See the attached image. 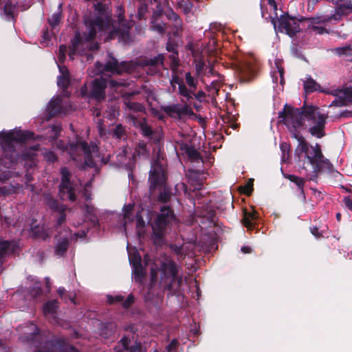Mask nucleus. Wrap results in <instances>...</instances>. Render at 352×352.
<instances>
[{
    "label": "nucleus",
    "mask_w": 352,
    "mask_h": 352,
    "mask_svg": "<svg viewBox=\"0 0 352 352\" xmlns=\"http://www.w3.org/2000/svg\"><path fill=\"white\" fill-rule=\"evenodd\" d=\"M279 118H283L292 137L298 141L294 157L307 179L315 180L321 171L330 170L331 164L323 155L320 145H310L301 134L302 130L308 128L312 136L318 138L324 136L327 113L314 106L294 109L285 104L283 110L279 112Z\"/></svg>",
    "instance_id": "f257e3e1"
},
{
    "label": "nucleus",
    "mask_w": 352,
    "mask_h": 352,
    "mask_svg": "<svg viewBox=\"0 0 352 352\" xmlns=\"http://www.w3.org/2000/svg\"><path fill=\"white\" fill-rule=\"evenodd\" d=\"M95 10L94 15L85 18L86 30L82 34L77 32L72 41L69 52L71 59H74L75 56H85L87 60H91V52L98 48V43L94 41L98 34L99 37H104L105 41L118 36L119 41L124 44L131 41L129 31L132 25L123 20L124 11L121 7L118 8V27L111 23L108 6L98 1L95 4Z\"/></svg>",
    "instance_id": "f03ea898"
},
{
    "label": "nucleus",
    "mask_w": 352,
    "mask_h": 352,
    "mask_svg": "<svg viewBox=\"0 0 352 352\" xmlns=\"http://www.w3.org/2000/svg\"><path fill=\"white\" fill-rule=\"evenodd\" d=\"M36 137L32 132L15 128L0 132V145L2 154L0 157V181L6 182L18 175L15 171L19 160L24 161L28 168L36 164V151L38 145L30 146Z\"/></svg>",
    "instance_id": "7ed1b4c3"
},
{
    "label": "nucleus",
    "mask_w": 352,
    "mask_h": 352,
    "mask_svg": "<svg viewBox=\"0 0 352 352\" xmlns=\"http://www.w3.org/2000/svg\"><path fill=\"white\" fill-rule=\"evenodd\" d=\"M178 266L168 256L157 258L151 267V282L159 281L160 285L173 294L179 293L183 283L182 277L177 276Z\"/></svg>",
    "instance_id": "20e7f679"
},
{
    "label": "nucleus",
    "mask_w": 352,
    "mask_h": 352,
    "mask_svg": "<svg viewBox=\"0 0 352 352\" xmlns=\"http://www.w3.org/2000/svg\"><path fill=\"white\" fill-rule=\"evenodd\" d=\"M56 146L63 152H67L71 159L75 161L80 167H92L96 164L98 155V147L96 144L88 145L81 138L77 136L75 141L69 143V146L62 140L56 142Z\"/></svg>",
    "instance_id": "39448f33"
},
{
    "label": "nucleus",
    "mask_w": 352,
    "mask_h": 352,
    "mask_svg": "<svg viewBox=\"0 0 352 352\" xmlns=\"http://www.w3.org/2000/svg\"><path fill=\"white\" fill-rule=\"evenodd\" d=\"M165 162L160 155L156 160L151 164L150 170L149 181L150 190L160 189L159 199L166 202L170 197V190L166 185Z\"/></svg>",
    "instance_id": "423d86ee"
},
{
    "label": "nucleus",
    "mask_w": 352,
    "mask_h": 352,
    "mask_svg": "<svg viewBox=\"0 0 352 352\" xmlns=\"http://www.w3.org/2000/svg\"><path fill=\"white\" fill-rule=\"evenodd\" d=\"M349 10L352 11V0H341V3L338 4L333 14L318 16L309 19L311 28L318 34L327 33V31L324 28V24L332 21H338L341 16L346 14Z\"/></svg>",
    "instance_id": "0eeeda50"
},
{
    "label": "nucleus",
    "mask_w": 352,
    "mask_h": 352,
    "mask_svg": "<svg viewBox=\"0 0 352 352\" xmlns=\"http://www.w3.org/2000/svg\"><path fill=\"white\" fill-rule=\"evenodd\" d=\"M175 221V215L172 210L166 206L161 208L160 213L156 216L151 227L153 233V240L156 244L162 241L166 230Z\"/></svg>",
    "instance_id": "6e6552de"
},
{
    "label": "nucleus",
    "mask_w": 352,
    "mask_h": 352,
    "mask_svg": "<svg viewBox=\"0 0 352 352\" xmlns=\"http://www.w3.org/2000/svg\"><path fill=\"white\" fill-rule=\"evenodd\" d=\"M108 83L110 87L114 89L118 93H122V88L126 85V82L122 80H111L107 82L103 78H96L93 82L92 88L89 94L90 97L98 101L103 100L105 97L104 89Z\"/></svg>",
    "instance_id": "1a4fd4ad"
},
{
    "label": "nucleus",
    "mask_w": 352,
    "mask_h": 352,
    "mask_svg": "<svg viewBox=\"0 0 352 352\" xmlns=\"http://www.w3.org/2000/svg\"><path fill=\"white\" fill-rule=\"evenodd\" d=\"M148 149L145 143L140 142L135 148L134 153L131 154V151L128 148H122L117 155V163L119 166L126 168H131L134 165V160L136 155L139 156L147 157Z\"/></svg>",
    "instance_id": "9d476101"
},
{
    "label": "nucleus",
    "mask_w": 352,
    "mask_h": 352,
    "mask_svg": "<svg viewBox=\"0 0 352 352\" xmlns=\"http://www.w3.org/2000/svg\"><path fill=\"white\" fill-rule=\"evenodd\" d=\"M270 17L275 30H278L281 32H285L290 36L294 35L301 29L300 27L301 21L295 18L290 17L287 14L280 16V19L274 17L272 14L270 15Z\"/></svg>",
    "instance_id": "9b49d317"
},
{
    "label": "nucleus",
    "mask_w": 352,
    "mask_h": 352,
    "mask_svg": "<svg viewBox=\"0 0 352 352\" xmlns=\"http://www.w3.org/2000/svg\"><path fill=\"white\" fill-rule=\"evenodd\" d=\"M61 183L60 184L59 195L62 199L74 201L76 191H78V186L74 181L70 182L71 174L66 168L61 169Z\"/></svg>",
    "instance_id": "f8f14e48"
},
{
    "label": "nucleus",
    "mask_w": 352,
    "mask_h": 352,
    "mask_svg": "<svg viewBox=\"0 0 352 352\" xmlns=\"http://www.w3.org/2000/svg\"><path fill=\"white\" fill-rule=\"evenodd\" d=\"M164 14H165L170 19L175 21L177 25L179 24L177 21V15L169 8L168 4L163 8L160 4H157L156 6V10L153 14L151 27L153 30H155L159 33L163 32L165 29V24L163 21L161 20Z\"/></svg>",
    "instance_id": "ddd939ff"
},
{
    "label": "nucleus",
    "mask_w": 352,
    "mask_h": 352,
    "mask_svg": "<svg viewBox=\"0 0 352 352\" xmlns=\"http://www.w3.org/2000/svg\"><path fill=\"white\" fill-rule=\"evenodd\" d=\"M124 104L129 110V119L133 123L135 126H139L144 136H150L152 133L151 129L146 123L144 120H138L137 117L133 115V113H142L144 108L140 103L125 101Z\"/></svg>",
    "instance_id": "4468645a"
},
{
    "label": "nucleus",
    "mask_w": 352,
    "mask_h": 352,
    "mask_svg": "<svg viewBox=\"0 0 352 352\" xmlns=\"http://www.w3.org/2000/svg\"><path fill=\"white\" fill-rule=\"evenodd\" d=\"M97 73H100L102 69L111 74H120L122 72L131 73L135 69V65L131 62H122L118 63L117 60L113 57H110L106 63L104 67L100 63H96Z\"/></svg>",
    "instance_id": "2eb2a0df"
},
{
    "label": "nucleus",
    "mask_w": 352,
    "mask_h": 352,
    "mask_svg": "<svg viewBox=\"0 0 352 352\" xmlns=\"http://www.w3.org/2000/svg\"><path fill=\"white\" fill-rule=\"evenodd\" d=\"M129 260L132 266V277L136 281L142 283L144 276V270L141 263V256L136 248L127 246Z\"/></svg>",
    "instance_id": "dca6fc26"
},
{
    "label": "nucleus",
    "mask_w": 352,
    "mask_h": 352,
    "mask_svg": "<svg viewBox=\"0 0 352 352\" xmlns=\"http://www.w3.org/2000/svg\"><path fill=\"white\" fill-rule=\"evenodd\" d=\"M34 0H6L3 6V16L10 21L14 19L18 10H27L30 7Z\"/></svg>",
    "instance_id": "f3484780"
},
{
    "label": "nucleus",
    "mask_w": 352,
    "mask_h": 352,
    "mask_svg": "<svg viewBox=\"0 0 352 352\" xmlns=\"http://www.w3.org/2000/svg\"><path fill=\"white\" fill-rule=\"evenodd\" d=\"M89 188L90 182L85 184L82 196L85 203L82 206V209L85 212L86 217L90 221L92 226H96L98 224V211L90 202L91 193Z\"/></svg>",
    "instance_id": "a211bd4d"
},
{
    "label": "nucleus",
    "mask_w": 352,
    "mask_h": 352,
    "mask_svg": "<svg viewBox=\"0 0 352 352\" xmlns=\"http://www.w3.org/2000/svg\"><path fill=\"white\" fill-rule=\"evenodd\" d=\"M236 72L243 82L250 81L256 73V67L254 65L253 59L241 60L236 63Z\"/></svg>",
    "instance_id": "6ab92c4d"
},
{
    "label": "nucleus",
    "mask_w": 352,
    "mask_h": 352,
    "mask_svg": "<svg viewBox=\"0 0 352 352\" xmlns=\"http://www.w3.org/2000/svg\"><path fill=\"white\" fill-rule=\"evenodd\" d=\"M46 110L47 112V120L60 113L65 114L69 112L67 102L64 101L59 96L53 98L47 104Z\"/></svg>",
    "instance_id": "aec40b11"
},
{
    "label": "nucleus",
    "mask_w": 352,
    "mask_h": 352,
    "mask_svg": "<svg viewBox=\"0 0 352 352\" xmlns=\"http://www.w3.org/2000/svg\"><path fill=\"white\" fill-rule=\"evenodd\" d=\"M45 201L50 208L58 212L57 223L58 225H61L65 220L64 207L48 195L45 197Z\"/></svg>",
    "instance_id": "412c9836"
},
{
    "label": "nucleus",
    "mask_w": 352,
    "mask_h": 352,
    "mask_svg": "<svg viewBox=\"0 0 352 352\" xmlns=\"http://www.w3.org/2000/svg\"><path fill=\"white\" fill-rule=\"evenodd\" d=\"M58 67L59 69L60 76L58 77V86L63 88V94L67 97V91L65 90V89L67 87L69 82V72L66 67L62 66L60 65V63H58Z\"/></svg>",
    "instance_id": "4be33fe9"
},
{
    "label": "nucleus",
    "mask_w": 352,
    "mask_h": 352,
    "mask_svg": "<svg viewBox=\"0 0 352 352\" xmlns=\"http://www.w3.org/2000/svg\"><path fill=\"white\" fill-rule=\"evenodd\" d=\"M57 301L50 300L45 304L43 307V314L45 316L52 322H57L56 318Z\"/></svg>",
    "instance_id": "5701e85b"
},
{
    "label": "nucleus",
    "mask_w": 352,
    "mask_h": 352,
    "mask_svg": "<svg viewBox=\"0 0 352 352\" xmlns=\"http://www.w3.org/2000/svg\"><path fill=\"white\" fill-rule=\"evenodd\" d=\"M164 56L162 54H158L157 56L150 58L149 60H145L144 65L150 66L149 71H146L147 73L153 75L157 72L159 67L163 65Z\"/></svg>",
    "instance_id": "b1692460"
},
{
    "label": "nucleus",
    "mask_w": 352,
    "mask_h": 352,
    "mask_svg": "<svg viewBox=\"0 0 352 352\" xmlns=\"http://www.w3.org/2000/svg\"><path fill=\"white\" fill-rule=\"evenodd\" d=\"M25 228L30 230L34 236L43 239L47 238L51 233V231L49 229H46L44 227L40 228L38 226H34L33 220L30 223H28V225L25 226Z\"/></svg>",
    "instance_id": "393cba45"
},
{
    "label": "nucleus",
    "mask_w": 352,
    "mask_h": 352,
    "mask_svg": "<svg viewBox=\"0 0 352 352\" xmlns=\"http://www.w3.org/2000/svg\"><path fill=\"white\" fill-rule=\"evenodd\" d=\"M164 109L167 114L172 117H179L188 112V107L180 104L166 106Z\"/></svg>",
    "instance_id": "a878e982"
},
{
    "label": "nucleus",
    "mask_w": 352,
    "mask_h": 352,
    "mask_svg": "<svg viewBox=\"0 0 352 352\" xmlns=\"http://www.w3.org/2000/svg\"><path fill=\"white\" fill-rule=\"evenodd\" d=\"M337 96L340 100V105H347L349 102H352V87L339 90Z\"/></svg>",
    "instance_id": "bb28decb"
},
{
    "label": "nucleus",
    "mask_w": 352,
    "mask_h": 352,
    "mask_svg": "<svg viewBox=\"0 0 352 352\" xmlns=\"http://www.w3.org/2000/svg\"><path fill=\"white\" fill-rule=\"evenodd\" d=\"M276 67L273 69L271 72L272 78L274 83H277L278 78H280V82L281 85L283 83V68L281 67L279 60L275 61Z\"/></svg>",
    "instance_id": "cd10ccee"
},
{
    "label": "nucleus",
    "mask_w": 352,
    "mask_h": 352,
    "mask_svg": "<svg viewBox=\"0 0 352 352\" xmlns=\"http://www.w3.org/2000/svg\"><path fill=\"white\" fill-rule=\"evenodd\" d=\"M69 244L68 237L64 236L63 239L58 241V243L55 248V253L56 255L62 256L67 250Z\"/></svg>",
    "instance_id": "c85d7f7f"
},
{
    "label": "nucleus",
    "mask_w": 352,
    "mask_h": 352,
    "mask_svg": "<svg viewBox=\"0 0 352 352\" xmlns=\"http://www.w3.org/2000/svg\"><path fill=\"white\" fill-rule=\"evenodd\" d=\"M146 215V221H148V213L147 211L142 210L141 213H138L136 214V221H137V229H138V234L140 236L143 234L142 229L145 226V221L143 219V215Z\"/></svg>",
    "instance_id": "c756f323"
},
{
    "label": "nucleus",
    "mask_w": 352,
    "mask_h": 352,
    "mask_svg": "<svg viewBox=\"0 0 352 352\" xmlns=\"http://www.w3.org/2000/svg\"><path fill=\"white\" fill-rule=\"evenodd\" d=\"M21 186L18 183L14 185L5 186L0 188V195H8L12 193L19 192Z\"/></svg>",
    "instance_id": "7c9ffc66"
},
{
    "label": "nucleus",
    "mask_w": 352,
    "mask_h": 352,
    "mask_svg": "<svg viewBox=\"0 0 352 352\" xmlns=\"http://www.w3.org/2000/svg\"><path fill=\"white\" fill-rule=\"evenodd\" d=\"M173 82L178 85L179 92L180 95L186 98L187 99L191 97L190 94L194 91L193 90L190 89H188L178 78H174Z\"/></svg>",
    "instance_id": "2f4dec72"
},
{
    "label": "nucleus",
    "mask_w": 352,
    "mask_h": 352,
    "mask_svg": "<svg viewBox=\"0 0 352 352\" xmlns=\"http://www.w3.org/2000/svg\"><path fill=\"white\" fill-rule=\"evenodd\" d=\"M258 218V214L255 211L252 212H245L243 217L244 226L250 229L253 227L252 221Z\"/></svg>",
    "instance_id": "473e14b6"
},
{
    "label": "nucleus",
    "mask_w": 352,
    "mask_h": 352,
    "mask_svg": "<svg viewBox=\"0 0 352 352\" xmlns=\"http://www.w3.org/2000/svg\"><path fill=\"white\" fill-rule=\"evenodd\" d=\"M133 208V205L129 204L124 207L123 208V220H124V231L126 232V224L128 221H130L132 220V210Z\"/></svg>",
    "instance_id": "72a5a7b5"
},
{
    "label": "nucleus",
    "mask_w": 352,
    "mask_h": 352,
    "mask_svg": "<svg viewBox=\"0 0 352 352\" xmlns=\"http://www.w3.org/2000/svg\"><path fill=\"white\" fill-rule=\"evenodd\" d=\"M318 87V85L311 78H307L304 82V89L307 94L316 91Z\"/></svg>",
    "instance_id": "f704fd0d"
},
{
    "label": "nucleus",
    "mask_w": 352,
    "mask_h": 352,
    "mask_svg": "<svg viewBox=\"0 0 352 352\" xmlns=\"http://www.w3.org/2000/svg\"><path fill=\"white\" fill-rule=\"evenodd\" d=\"M172 2L173 3H177L179 8L183 10L185 14L189 13L192 9V4L187 1L172 0Z\"/></svg>",
    "instance_id": "c9c22d12"
},
{
    "label": "nucleus",
    "mask_w": 352,
    "mask_h": 352,
    "mask_svg": "<svg viewBox=\"0 0 352 352\" xmlns=\"http://www.w3.org/2000/svg\"><path fill=\"white\" fill-rule=\"evenodd\" d=\"M287 178L292 182L296 184V186L303 192V186L305 184V179L296 175H290Z\"/></svg>",
    "instance_id": "e433bc0d"
},
{
    "label": "nucleus",
    "mask_w": 352,
    "mask_h": 352,
    "mask_svg": "<svg viewBox=\"0 0 352 352\" xmlns=\"http://www.w3.org/2000/svg\"><path fill=\"white\" fill-rule=\"evenodd\" d=\"M280 148L282 153V161L285 162L289 157L290 146L286 142H282L280 145Z\"/></svg>",
    "instance_id": "4c0bfd02"
},
{
    "label": "nucleus",
    "mask_w": 352,
    "mask_h": 352,
    "mask_svg": "<svg viewBox=\"0 0 352 352\" xmlns=\"http://www.w3.org/2000/svg\"><path fill=\"white\" fill-rule=\"evenodd\" d=\"M61 12L58 10L56 12L54 13L52 16L48 19L50 25L52 28H55L59 23L60 20Z\"/></svg>",
    "instance_id": "58836bf2"
},
{
    "label": "nucleus",
    "mask_w": 352,
    "mask_h": 352,
    "mask_svg": "<svg viewBox=\"0 0 352 352\" xmlns=\"http://www.w3.org/2000/svg\"><path fill=\"white\" fill-rule=\"evenodd\" d=\"M105 114L109 119L116 118L119 114L118 109L116 105L111 106L106 110Z\"/></svg>",
    "instance_id": "ea45409f"
},
{
    "label": "nucleus",
    "mask_w": 352,
    "mask_h": 352,
    "mask_svg": "<svg viewBox=\"0 0 352 352\" xmlns=\"http://www.w3.org/2000/svg\"><path fill=\"white\" fill-rule=\"evenodd\" d=\"M60 128L58 126L52 125L48 128V132L50 133L49 138L52 140L56 139L60 133Z\"/></svg>",
    "instance_id": "a19ab883"
},
{
    "label": "nucleus",
    "mask_w": 352,
    "mask_h": 352,
    "mask_svg": "<svg viewBox=\"0 0 352 352\" xmlns=\"http://www.w3.org/2000/svg\"><path fill=\"white\" fill-rule=\"evenodd\" d=\"M186 81L190 89L195 91L197 87V81L191 76L190 73L188 72L186 74Z\"/></svg>",
    "instance_id": "79ce46f5"
},
{
    "label": "nucleus",
    "mask_w": 352,
    "mask_h": 352,
    "mask_svg": "<svg viewBox=\"0 0 352 352\" xmlns=\"http://www.w3.org/2000/svg\"><path fill=\"white\" fill-rule=\"evenodd\" d=\"M206 67V65L202 60H197L195 63L197 75L199 76H202Z\"/></svg>",
    "instance_id": "37998d69"
},
{
    "label": "nucleus",
    "mask_w": 352,
    "mask_h": 352,
    "mask_svg": "<svg viewBox=\"0 0 352 352\" xmlns=\"http://www.w3.org/2000/svg\"><path fill=\"white\" fill-rule=\"evenodd\" d=\"M66 52H67V47L64 45H61L59 47L58 52V62L60 63H63L65 58H66Z\"/></svg>",
    "instance_id": "c03bdc74"
},
{
    "label": "nucleus",
    "mask_w": 352,
    "mask_h": 352,
    "mask_svg": "<svg viewBox=\"0 0 352 352\" xmlns=\"http://www.w3.org/2000/svg\"><path fill=\"white\" fill-rule=\"evenodd\" d=\"M253 182H254V179H250L247 184L243 187V192L247 194V195H250L253 190Z\"/></svg>",
    "instance_id": "a18cd8bd"
},
{
    "label": "nucleus",
    "mask_w": 352,
    "mask_h": 352,
    "mask_svg": "<svg viewBox=\"0 0 352 352\" xmlns=\"http://www.w3.org/2000/svg\"><path fill=\"white\" fill-rule=\"evenodd\" d=\"M43 154L44 158L50 162H54L57 159L55 154L51 151L45 150V151L43 153Z\"/></svg>",
    "instance_id": "49530a36"
},
{
    "label": "nucleus",
    "mask_w": 352,
    "mask_h": 352,
    "mask_svg": "<svg viewBox=\"0 0 352 352\" xmlns=\"http://www.w3.org/2000/svg\"><path fill=\"white\" fill-rule=\"evenodd\" d=\"M124 134V129L120 124H118L113 129V135L117 138H121Z\"/></svg>",
    "instance_id": "de8ad7c7"
},
{
    "label": "nucleus",
    "mask_w": 352,
    "mask_h": 352,
    "mask_svg": "<svg viewBox=\"0 0 352 352\" xmlns=\"http://www.w3.org/2000/svg\"><path fill=\"white\" fill-rule=\"evenodd\" d=\"M146 10L147 6L146 4H143L139 7L138 11V16L139 19H142L144 17V15L146 12Z\"/></svg>",
    "instance_id": "09e8293b"
},
{
    "label": "nucleus",
    "mask_w": 352,
    "mask_h": 352,
    "mask_svg": "<svg viewBox=\"0 0 352 352\" xmlns=\"http://www.w3.org/2000/svg\"><path fill=\"white\" fill-rule=\"evenodd\" d=\"M267 3L270 8V9L272 10H273L274 13V16H273L274 17H278V14H277V6H276V3L275 2V0H267Z\"/></svg>",
    "instance_id": "8fccbe9b"
},
{
    "label": "nucleus",
    "mask_w": 352,
    "mask_h": 352,
    "mask_svg": "<svg viewBox=\"0 0 352 352\" xmlns=\"http://www.w3.org/2000/svg\"><path fill=\"white\" fill-rule=\"evenodd\" d=\"M107 299L109 303H113L115 302L122 301L123 297L120 295L108 296Z\"/></svg>",
    "instance_id": "3c124183"
},
{
    "label": "nucleus",
    "mask_w": 352,
    "mask_h": 352,
    "mask_svg": "<svg viewBox=\"0 0 352 352\" xmlns=\"http://www.w3.org/2000/svg\"><path fill=\"white\" fill-rule=\"evenodd\" d=\"M339 54H352V49L350 47H344L337 49Z\"/></svg>",
    "instance_id": "603ef678"
},
{
    "label": "nucleus",
    "mask_w": 352,
    "mask_h": 352,
    "mask_svg": "<svg viewBox=\"0 0 352 352\" xmlns=\"http://www.w3.org/2000/svg\"><path fill=\"white\" fill-rule=\"evenodd\" d=\"M133 295L128 296L126 300L123 302V307L125 308L129 307L133 302Z\"/></svg>",
    "instance_id": "864d4df0"
},
{
    "label": "nucleus",
    "mask_w": 352,
    "mask_h": 352,
    "mask_svg": "<svg viewBox=\"0 0 352 352\" xmlns=\"http://www.w3.org/2000/svg\"><path fill=\"white\" fill-rule=\"evenodd\" d=\"M50 40V34L48 32H45L43 33V37H42V41H41V43L44 45V46H47V42Z\"/></svg>",
    "instance_id": "5fc2aeb1"
},
{
    "label": "nucleus",
    "mask_w": 352,
    "mask_h": 352,
    "mask_svg": "<svg viewBox=\"0 0 352 352\" xmlns=\"http://www.w3.org/2000/svg\"><path fill=\"white\" fill-rule=\"evenodd\" d=\"M343 202L348 209L352 210V200L349 197H344Z\"/></svg>",
    "instance_id": "6e6d98bb"
},
{
    "label": "nucleus",
    "mask_w": 352,
    "mask_h": 352,
    "mask_svg": "<svg viewBox=\"0 0 352 352\" xmlns=\"http://www.w3.org/2000/svg\"><path fill=\"white\" fill-rule=\"evenodd\" d=\"M210 74H211V75L213 74V69L210 66V67L206 66L203 75L209 76Z\"/></svg>",
    "instance_id": "4d7b16f0"
},
{
    "label": "nucleus",
    "mask_w": 352,
    "mask_h": 352,
    "mask_svg": "<svg viewBox=\"0 0 352 352\" xmlns=\"http://www.w3.org/2000/svg\"><path fill=\"white\" fill-rule=\"evenodd\" d=\"M80 94L81 96H82V97H85L87 96V86L85 84L80 89Z\"/></svg>",
    "instance_id": "13d9d810"
},
{
    "label": "nucleus",
    "mask_w": 352,
    "mask_h": 352,
    "mask_svg": "<svg viewBox=\"0 0 352 352\" xmlns=\"http://www.w3.org/2000/svg\"><path fill=\"white\" fill-rule=\"evenodd\" d=\"M86 234H87V230H81V232H76V233H74V235H75L76 237L83 238L84 236H86Z\"/></svg>",
    "instance_id": "bf43d9fd"
},
{
    "label": "nucleus",
    "mask_w": 352,
    "mask_h": 352,
    "mask_svg": "<svg viewBox=\"0 0 352 352\" xmlns=\"http://www.w3.org/2000/svg\"><path fill=\"white\" fill-rule=\"evenodd\" d=\"M41 292V287L39 286L36 287L34 288V291H32V295L34 297H36V296H38L40 294Z\"/></svg>",
    "instance_id": "052dcab7"
},
{
    "label": "nucleus",
    "mask_w": 352,
    "mask_h": 352,
    "mask_svg": "<svg viewBox=\"0 0 352 352\" xmlns=\"http://www.w3.org/2000/svg\"><path fill=\"white\" fill-rule=\"evenodd\" d=\"M65 289L63 287H60L58 290V294L61 296V298L64 300H67V298L65 296H63L64 293H65Z\"/></svg>",
    "instance_id": "680f3d73"
},
{
    "label": "nucleus",
    "mask_w": 352,
    "mask_h": 352,
    "mask_svg": "<svg viewBox=\"0 0 352 352\" xmlns=\"http://www.w3.org/2000/svg\"><path fill=\"white\" fill-rule=\"evenodd\" d=\"M172 250H174L177 254H181L183 250V247L172 246Z\"/></svg>",
    "instance_id": "e2e57ef3"
},
{
    "label": "nucleus",
    "mask_w": 352,
    "mask_h": 352,
    "mask_svg": "<svg viewBox=\"0 0 352 352\" xmlns=\"http://www.w3.org/2000/svg\"><path fill=\"white\" fill-rule=\"evenodd\" d=\"M166 49L169 52H174L175 50V47L173 44L170 43V42H169L168 44H167V46H166Z\"/></svg>",
    "instance_id": "0e129e2a"
},
{
    "label": "nucleus",
    "mask_w": 352,
    "mask_h": 352,
    "mask_svg": "<svg viewBox=\"0 0 352 352\" xmlns=\"http://www.w3.org/2000/svg\"><path fill=\"white\" fill-rule=\"evenodd\" d=\"M241 252L246 254L251 252V248L248 246H243L241 248Z\"/></svg>",
    "instance_id": "69168bd1"
},
{
    "label": "nucleus",
    "mask_w": 352,
    "mask_h": 352,
    "mask_svg": "<svg viewBox=\"0 0 352 352\" xmlns=\"http://www.w3.org/2000/svg\"><path fill=\"white\" fill-rule=\"evenodd\" d=\"M311 232L312 234H314L316 237H318V230L317 228L314 227V228H311Z\"/></svg>",
    "instance_id": "338daca9"
},
{
    "label": "nucleus",
    "mask_w": 352,
    "mask_h": 352,
    "mask_svg": "<svg viewBox=\"0 0 352 352\" xmlns=\"http://www.w3.org/2000/svg\"><path fill=\"white\" fill-rule=\"evenodd\" d=\"M187 175L188 177H192L194 176H195V177H196L197 173L195 171H189L188 173L187 174Z\"/></svg>",
    "instance_id": "774afa93"
}]
</instances>
